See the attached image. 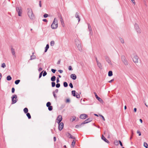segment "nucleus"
Masks as SVG:
<instances>
[{
  "label": "nucleus",
  "instance_id": "603ef678",
  "mask_svg": "<svg viewBox=\"0 0 148 148\" xmlns=\"http://www.w3.org/2000/svg\"><path fill=\"white\" fill-rule=\"evenodd\" d=\"M43 71L41 72L40 73L39 75V78H40L42 77V74Z\"/></svg>",
  "mask_w": 148,
  "mask_h": 148
},
{
  "label": "nucleus",
  "instance_id": "b1692460",
  "mask_svg": "<svg viewBox=\"0 0 148 148\" xmlns=\"http://www.w3.org/2000/svg\"><path fill=\"white\" fill-rule=\"evenodd\" d=\"M11 51H12V55L15 57L16 55H15V52L14 49H13V48H12L11 49Z\"/></svg>",
  "mask_w": 148,
  "mask_h": 148
},
{
  "label": "nucleus",
  "instance_id": "9b49d317",
  "mask_svg": "<svg viewBox=\"0 0 148 148\" xmlns=\"http://www.w3.org/2000/svg\"><path fill=\"white\" fill-rule=\"evenodd\" d=\"M104 57L106 61L108 62V63L110 65H112V63L111 62V61L109 57L107 56H105Z\"/></svg>",
  "mask_w": 148,
  "mask_h": 148
},
{
  "label": "nucleus",
  "instance_id": "dca6fc26",
  "mask_svg": "<svg viewBox=\"0 0 148 148\" xmlns=\"http://www.w3.org/2000/svg\"><path fill=\"white\" fill-rule=\"evenodd\" d=\"M95 97L101 103H103V100L100 97H98L97 95H96Z\"/></svg>",
  "mask_w": 148,
  "mask_h": 148
},
{
  "label": "nucleus",
  "instance_id": "6e6d98bb",
  "mask_svg": "<svg viewBox=\"0 0 148 148\" xmlns=\"http://www.w3.org/2000/svg\"><path fill=\"white\" fill-rule=\"evenodd\" d=\"M99 116H101V117H102V119H103L104 121H105V118H104V116H103V115H101V114H99Z\"/></svg>",
  "mask_w": 148,
  "mask_h": 148
},
{
  "label": "nucleus",
  "instance_id": "6ab92c4d",
  "mask_svg": "<svg viewBox=\"0 0 148 148\" xmlns=\"http://www.w3.org/2000/svg\"><path fill=\"white\" fill-rule=\"evenodd\" d=\"M87 24H88V29L90 31V33H91V32L92 33V29L91 27L90 24L88 23H87Z\"/></svg>",
  "mask_w": 148,
  "mask_h": 148
},
{
  "label": "nucleus",
  "instance_id": "7ed1b4c3",
  "mask_svg": "<svg viewBox=\"0 0 148 148\" xmlns=\"http://www.w3.org/2000/svg\"><path fill=\"white\" fill-rule=\"evenodd\" d=\"M17 96L16 95H13L12 97V104H13L17 102L18 101Z\"/></svg>",
  "mask_w": 148,
  "mask_h": 148
},
{
  "label": "nucleus",
  "instance_id": "de8ad7c7",
  "mask_svg": "<svg viewBox=\"0 0 148 148\" xmlns=\"http://www.w3.org/2000/svg\"><path fill=\"white\" fill-rule=\"evenodd\" d=\"M60 83H57L56 85V87L57 88H59L60 87Z\"/></svg>",
  "mask_w": 148,
  "mask_h": 148
},
{
  "label": "nucleus",
  "instance_id": "7c9ffc66",
  "mask_svg": "<svg viewBox=\"0 0 148 148\" xmlns=\"http://www.w3.org/2000/svg\"><path fill=\"white\" fill-rule=\"evenodd\" d=\"M75 140H73L72 142L71 145L74 147L75 144Z\"/></svg>",
  "mask_w": 148,
  "mask_h": 148
},
{
  "label": "nucleus",
  "instance_id": "473e14b6",
  "mask_svg": "<svg viewBox=\"0 0 148 148\" xmlns=\"http://www.w3.org/2000/svg\"><path fill=\"white\" fill-rule=\"evenodd\" d=\"M63 86L64 87H66L68 86V84L66 82H63Z\"/></svg>",
  "mask_w": 148,
  "mask_h": 148
},
{
  "label": "nucleus",
  "instance_id": "774afa93",
  "mask_svg": "<svg viewBox=\"0 0 148 148\" xmlns=\"http://www.w3.org/2000/svg\"><path fill=\"white\" fill-rule=\"evenodd\" d=\"M60 61H61V60L60 59L58 61V62L57 63V64H60Z\"/></svg>",
  "mask_w": 148,
  "mask_h": 148
},
{
  "label": "nucleus",
  "instance_id": "13d9d810",
  "mask_svg": "<svg viewBox=\"0 0 148 148\" xmlns=\"http://www.w3.org/2000/svg\"><path fill=\"white\" fill-rule=\"evenodd\" d=\"M15 92V88H14L13 87L12 88V93H14Z\"/></svg>",
  "mask_w": 148,
  "mask_h": 148
},
{
  "label": "nucleus",
  "instance_id": "72a5a7b5",
  "mask_svg": "<svg viewBox=\"0 0 148 148\" xmlns=\"http://www.w3.org/2000/svg\"><path fill=\"white\" fill-rule=\"evenodd\" d=\"M53 94L55 99H57V97L56 95L55 94V92L54 91H53Z\"/></svg>",
  "mask_w": 148,
  "mask_h": 148
},
{
  "label": "nucleus",
  "instance_id": "cd10ccee",
  "mask_svg": "<svg viewBox=\"0 0 148 148\" xmlns=\"http://www.w3.org/2000/svg\"><path fill=\"white\" fill-rule=\"evenodd\" d=\"M31 58L30 59V60H32L33 59H35L36 58L35 56L34 55H32L31 56Z\"/></svg>",
  "mask_w": 148,
  "mask_h": 148
},
{
  "label": "nucleus",
  "instance_id": "a18cd8bd",
  "mask_svg": "<svg viewBox=\"0 0 148 148\" xmlns=\"http://www.w3.org/2000/svg\"><path fill=\"white\" fill-rule=\"evenodd\" d=\"M119 40L121 43H124V40H123V39L122 38H120Z\"/></svg>",
  "mask_w": 148,
  "mask_h": 148
},
{
  "label": "nucleus",
  "instance_id": "49530a36",
  "mask_svg": "<svg viewBox=\"0 0 148 148\" xmlns=\"http://www.w3.org/2000/svg\"><path fill=\"white\" fill-rule=\"evenodd\" d=\"M70 102V100L69 98H68V99H66L65 101V102L66 103H69Z\"/></svg>",
  "mask_w": 148,
  "mask_h": 148
},
{
  "label": "nucleus",
  "instance_id": "423d86ee",
  "mask_svg": "<svg viewBox=\"0 0 148 148\" xmlns=\"http://www.w3.org/2000/svg\"><path fill=\"white\" fill-rule=\"evenodd\" d=\"M135 28L137 32L139 34L141 32V30L140 29L137 23H135L134 25Z\"/></svg>",
  "mask_w": 148,
  "mask_h": 148
},
{
  "label": "nucleus",
  "instance_id": "4be33fe9",
  "mask_svg": "<svg viewBox=\"0 0 148 148\" xmlns=\"http://www.w3.org/2000/svg\"><path fill=\"white\" fill-rule=\"evenodd\" d=\"M51 81L52 82H54L56 80V77L55 76H53L51 78Z\"/></svg>",
  "mask_w": 148,
  "mask_h": 148
},
{
  "label": "nucleus",
  "instance_id": "f8f14e48",
  "mask_svg": "<svg viewBox=\"0 0 148 148\" xmlns=\"http://www.w3.org/2000/svg\"><path fill=\"white\" fill-rule=\"evenodd\" d=\"M138 57L136 55L135 56L133 59V61L135 63H137L138 62Z\"/></svg>",
  "mask_w": 148,
  "mask_h": 148
},
{
  "label": "nucleus",
  "instance_id": "6e6552de",
  "mask_svg": "<svg viewBox=\"0 0 148 148\" xmlns=\"http://www.w3.org/2000/svg\"><path fill=\"white\" fill-rule=\"evenodd\" d=\"M88 117V116L87 114H81L79 118L80 119H85Z\"/></svg>",
  "mask_w": 148,
  "mask_h": 148
},
{
  "label": "nucleus",
  "instance_id": "5fc2aeb1",
  "mask_svg": "<svg viewBox=\"0 0 148 148\" xmlns=\"http://www.w3.org/2000/svg\"><path fill=\"white\" fill-rule=\"evenodd\" d=\"M69 86L71 88H73V86L72 83H70L69 84Z\"/></svg>",
  "mask_w": 148,
  "mask_h": 148
},
{
  "label": "nucleus",
  "instance_id": "2f4dec72",
  "mask_svg": "<svg viewBox=\"0 0 148 148\" xmlns=\"http://www.w3.org/2000/svg\"><path fill=\"white\" fill-rule=\"evenodd\" d=\"M92 118H88L86 120V121H87L88 122V123L90 122V121H92Z\"/></svg>",
  "mask_w": 148,
  "mask_h": 148
},
{
  "label": "nucleus",
  "instance_id": "c9c22d12",
  "mask_svg": "<svg viewBox=\"0 0 148 148\" xmlns=\"http://www.w3.org/2000/svg\"><path fill=\"white\" fill-rule=\"evenodd\" d=\"M75 97H76L78 99L80 97V96L78 93L76 92Z\"/></svg>",
  "mask_w": 148,
  "mask_h": 148
},
{
  "label": "nucleus",
  "instance_id": "aec40b11",
  "mask_svg": "<svg viewBox=\"0 0 148 148\" xmlns=\"http://www.w3.org/2000/svg\"><path fill=\"white\" fill-rule=\"evenodd\" d=\"M77 48H78V50L80 51H82V49L81 47V44L77 46Z\"/></svg>",
  "mask_w": 148,
  "mask_h": 148
},
{
  "label": "nucleus",
  "instance_id": "0e129e2a",
  "mask_svg": "<svg viewBox=\"0 0 148 148\" xmlns=\"http://www.w3.org/2000/svg\"><path fill=\"white\" fill-rule=\"evenodd\" d=\"M42 21L45 22H47L48 21L47 20V19H43V20H42Z\"/></svg>",
  "mask_w": 148,
  "mask_h": 148
},
{
  "label": "nucleus",
  "instance_id": "3c124183",
  "mask_svg": "<svg viewBox=\"0 0 148 148\" xmlns=\"http://www.w3.org/2000/svg\"><path fill=\"white\" fill-rule=\"evenodd\" d=\"M51 71L53 73H54L56 72V70L55 69H51Z\"/></svg>",
  "mask_w": 148,
  "mask_h": 148
},
{
  "label": "nucleus",
  "instance_id": "bf43d9fd",
  "mask_svg": "<svg viewBox=\"0 0 148 148\" xmlns=\"http://www.w3.org/2000/svg\"><path fill=\"white\" fill-rule=\"evenodd\" d=\"M68 69L70 71L72 70H73L72 66H69Z\"/></svg>",
  "mask_w": 148,
  "mask_h": 148
},
{
  "label": "nucleus",
  "instance_id": "8fccbe9b",
  "mask_svg": "<svg viewBox=\"0 0 148 148\" xmlns=\"http://www.w3.org/2000/svg\"><path fill=\"white\" fill-rule=\"evenodd\" d=\"M87 123H88V122L87 121H86V120H85V121H84V122H83L81 123V125H84V124Z\"/></svg>",
  "mask_w": 148,
  "mask_h": 148
},
{
  "label": "nucleus",
  "instance_id": "69168bd1",
  "mask_svg": "<svg viewBox=\"0 0 148 148\" xmlns=\"http://www.w3.org/2000/svg\"><path fill=\"white\" fill-rule=\"evenodd\" d=\"M58 71L60 73H62L63 72V71L61 70H59Z\"/></svg>",
  "mask_w": 148,
  "mask_h": 148
},
{
  "label": "nucleus",
  "instance_id": "f704fd0d",
  "mask_svg": "<svg viewBox=\"0 0 148 148\" xmlns=\"http://www.w3.org/2000/svg\"><path fill=\"white\" fill-rule=\"evenodd\" d=\"M20 81V80L19 79L16 80L15 81V84L16 85H17L19 83Z\"/></svg>",
  "mask_w": 148,
  "mask_h": 148
},
{
  "label": "nucleus",
  "instance_id": "20e7f679",
  "mask_svg": "<svg viewBox=\"0 0 148 148\" xmlns=\"http://www.w3.org/2000/svg\"><path fill=\"white\" fill-rule=\"evenodd\" d=\"M121 60L125 65L126 66L128 65V62L124 56L123 55L121 56Z\"/></svg>",
  "mask_w": 148,
  "mask_h": 148
},
{
  "label": "nucleus",
  "instance_id": "0eeeda50",
  "mask_svg": "<svg viewBox=\"0 0 148 148\" xmlns=\"http://www.w3.org/2000/svg\"><path fill=\"white\" fill-rule=\"evenodd\" d=\"M58 129L59 131H61L63 128L64 123L63 122L58 123Z\"/></svg>",
  "mask_w": 148,
  "mask_h": 148
},
{
  "label": "nucleus",
  "instance_id": "4468645a",
  "mask_svg": "<svg viewBox=\"0 0 148 148\" xmlns=\"http://www.w3.org/2000/svg\"><path fill=\"white\" fill-rule=\"evenodd\" d=\"M101 138L102 140H103L106 143H109V141L106 139V138L104 137V136L103 135H102Z\"/></svg>",
  "mask_w": 148,
  "mask_h": 148
},
{
  "label": "nucleus",
  "instance_id": "4d7b16f0",
  "mask_svg": "<svg viewBox=\"0 0 148 148\" xmlns=\"http://www.w3.org/2000/svg\"><path fill=\"white\" fill-rule=\"evenodd\" d=\"M48 16V15L47 14H45L43 15V17L45 18H46Z\"/></svg>",
  "mask_w": 148,
  "mask_h": 148
},
{
  "label": "nucleus",
  "instance_id": "37998d69",
  "mask_svg": "<svg viewBox=\"0 0 148 148\" xmlns=\"http://www.w3.org/2000/svg\"><path fill=\"white\" fill-rule=\"evenodd\" d=\"M51 86L52 87H53L55 86L56 85V83L54 82H52L51 83Z\"/></svg>",
  "mask_w": 148,
  "mask_h": 148
},
{
  "label": "nucleus",
  "instance_id": "ddd939ff",
  "mask_svg": "<svg viewBox=\"0 0 148 148\" xmlns=\"http://www.w3.org/2000/svg\"><path fill=\"white\" fill-rule=\"evenodd\" d=\"M60 21L61 22V24L62 25V26L63 27H64V22L62 18V16L61 15H60Z\"/></svg>",
  "mask_w": 148,
  "mask_h": 148
},
{
  "label": "nucleus",
  "instance_id": "5701e85b",
  "mask_svg": "<svg viewBox=\"0 0 148 148\" xmlns=\"http://www.w3.org/2000/svg\"><path fill=\"white\" fill-rule=\"evenodd\" d=\"M49 45L48 44H47L46 45V46L45 48V50L44 51L45 52H46L47 51L48 49H49Z\"/></svg>",
  "mask_w": 148,
  "mask_h": 148
},
{
  "label": "nucleus",
  "instance_id": "a878e982",
  "mask_svg": "<svg viewBox=\"0 0 148 148\" xmlns=\"http://www.w3.org/2000/svg\"><path fill=\"white\" fill-rule=\"evenodd\" d=\"M12 79V77L10 75H8L6 79L8 81H10Z\"/></svg>",
  "mask_w": 148,
  "mask_h": 148
},
{
  "label": "nucleus",
  "instance_id": "e2e57ef3",
  "mask_svg": "<svg viewBox=\"0 0 148 148\" xmlns=\"http://www.w3.org/2000/svg\"><path fill=\"white\" fill-rule=\"evenodd\" d=\"M41 2V1H39V5L40 7H42Z\"/></svg>",
  "mask_w": 148,
  "mask_h": 148
},
{
  "label": "nucleus",
  "instance_id": "a19ab883",
  "mask_svg": "<svg viewBox=\"0 0 148 148\" xmlns=\"http://www.w3.org/2000/svg\"><path fill=\"white\" fill-rule=\"evenodd\" d=\"M55 42L53 40L51 41L50 42V45L51 46H53L54 45Z\"/></svg>",
  "mask_w": 148,
  "mask_h": 148
},
{
  "label": "nucleus",
  "instance_id": "58836bf2",
  "mask_svg": "<svg viewBox=\"0 0 148 148\" xmlns=\"http://www.w3.org/2000/svg\"><path fill=\"white\" fill-rule=\"evenodd\" d=\"M119 141H118L117 140H116L114 141V144L116 145H119Z\"/></svg>",
  "mask_w": 148,
  "mask_h": 148
},
{
  "label": "nucleus",
  "instance_id": "9d476101",
  "mask_svg": "<svg viewBox=\"0 0 148 148\" xmlns=\"http://www.w3.org/2000/svg\"><path fill=\"white\" fill-rule=\"evenodd\" d=\"M62 116L60 115H58L56 119V120L58 121L57 123H60L62 121Z\"/></svg>",
  "mask_w": 148,
  "mask_h": 148
},
{
  "label": "nucleus",
  "instance_id": "bb28decb",
  "mask_svg": "<svg viewBox=\"0 0 148 148\" xmlns=\"http://www.w3.org/2000/svg\"><path fill=\"white\" fill-rule=\"evenodd\" d=\"M23 111H24V112L25 114H26V113H28V108H25L23 109Z\"/></svg>",
  "mask_w": 148,
  "mask_h": 148
},
{
  "label": "nucleus",
  "instance_id": "393cba45",
  "mask_svg": "<svg viewBox=\"0 0 148 148\" xmlns=\"http://www.w3.org/2000/svg\"><path fill=\"white\" fill-rule=\"evenodd\" d=\"M113 75L112 72L111 71H110L108 73V76L109 77H111Z\"/></svg>",
  "mask_w": 148,
  "mask_h": 148
},
{
  "label": "nucleus",
  "instance_id": "c03bdc74",
  "mask_svg": "<svg viewBox=\"0 0 148 148\" xmlns=\"http://www.w3.org/2000/svg\"><path fill=\"white\" fill-rule=\"evenodd\" d=\"M51 103L50 102H48L46 104V106L48 107L51 105Z\"/></svg>",
  "mask_w": 148,
  "mask_h": 148
},
{
  "label": "nucleus",
  "instance_id": "2eb2a0df",
  "mask_svg": "<svg viewBox=\"0 0 148 148\" xmlns=\"http://www.w3.org/2000/svg\"><path fill=\"white\" fill-rule=\"evenodd\" d=\"M71 78L73 80H75L77 78V76L75 74H72L71 76Z\"/></svg>",
  "mask_w": 148,
  "mask_h": 148
},
{
  "label": "nucleus",
  "instance_id": "4c0bfd02",
  "mask_svg": "<svg viewBox=\"0 0 148 148\" xmlns=\"http://www.w3.org/2000/svg\"><path fill=\"white\" fill-rule=\"evenodd\" d=\"M82 125H81V123L80 124L77 125L75 126V128H78L79 127H81Z\"/></svg>",
  "mask_w": 148,
  "mask_h": 148
},
{
  "label": "nucleus",
  "instance_id": "f3484780",
  "mask_svg": "<svg viewBox=\"0 0 148 148\" xmlns=\"http://www.w3.org/2000/svg\"><path fill=\"white\" fill-rule=\"evenodd\" d=\"M75 43L76 45L77 46L79 45H80L81 44L80 42L78 39H75Z\"/></svg>",
  "mask_w": 148,
  "mask_h": 148
},
{
  "label": "nucleus",
  "instance_id": "f03ea898",
  "mask_svg": "<svg viewBox=\"0 0 148 148\" xmlns=\"http://www.w3.org/2000/svg\"><path fill=\"white\" fill-rule=\"evenodd\" d=\"M58 27V21L57 19L55 18L52 23L51 25V28L53 29H55L57 28Z\"/></svg>",
  "mask_w": 148,
  "mask_h": 148
},
{
  "label": "nucleus",
  "instance_id": "338daca9",
  "mask_svg": "<svg viewBox=\"0 0 148 148\" xmlns=\"http://www.w3.org/2000/svg\"><path fill=\"white\" fill-rule=\"evenodd\" d=\"M42 70V69L41 68V67H40L38 69V70L39 71H41Z\"/></svg>",
  "mask_w": 148,
  "mask_h": 148
},
{
  "label": "nucleus",
  "instance_id": "1a4fd4ad",
  "mask_svg": "<svg viewBox=\"0 0 148 148\" xmlns=\"http://www.w3.org/2000/svg\"><path fill=\"white\" fill-rule=\"evenodd\" d=\"M66 135L67 137H69V138L72 139L73 140H75V137L72 136L71 134L69 132H67L66 134Z\"/></svg>",
  "mask_w": 148,
  "mask_h": 148
},
{
  "label": "nucleus",
  "instance_id": "79ce46f5",
  "mask_svg": "<svg viewBox=\"0 0 148 148\" xmlns=\"http://www.w3.org/2000/svg\"><path fill=\"white\" fill-rule=\"evenodd\" d=\"M42 71L43 72L42 75L43 77H44L47 75V73L46 71Z\"/></svg>",
  "mask_w": 148,
  "mask_h": 148
},
{
  "label": "nucleus",
  "instance_id": "09e8293b",
  "mask_svg": "<svg viewBox=\"0 0 148 148\" xmlns=\"http://www.w3.org/2000/svg\"><path fill=\"white\" fill-rule=\"evenodd\" d=\"M6 66L5 64V63H3L2 64L1 67L2 68H4Z\"/></svg>",
  "mask_w": 148,
  "mask_h": 148
},
{
  "label": "nucleus",
  "instance_id": "c756f323",
  "mask_svg": "<svg viewBox=\"0 0 148 148\" xmlns=\"http://www.w3.org/2000/svg\"><path fill=\"white\" fill-rule=\"evenodd\" d=\"M26 115L27 117L29 119H31V117L30 115V114L29 113H26Z\"/></svg>",
  "mask_w": 148,
  "mask_h": 148
},
{
  "label": "nucleus",
  "instance_id": "c85d7f7f",
  "mask_svg": "<svg viewBox=\"0 0 148 148\" xmlns=\"http://www.w3.org/2000/svg\"><path fill=\"white\" fill-rule=\"evenodd\" d=\"M72 95L74 97H75L76 95V91L75 90H73L71 91Z\"/></svg>",
  "mask_w": 148,
  "mask_h": 148
},
{
  "label": "nucleus",
  "instance_id": "f257e3e1",
  "mask_svg": "<svg viewBox=\"0 0 148 148\" xmlns=\"http://www.w3.org/2000/svg\"><path fill=\"white\" fill-rule=\"evenodd\" d=\"M27 10L28 11L27 14L30 18L31 20L34 19L35 18V16L33 12L32 9L30 8H28Z\"/></svg>",
  "mask_w": 148,
  "mask_h": 148
},
{
  "label": "nucleus",
  "instance_id": "864d4df0",
  "mask_svg": "<svg viewBox=\"0 0 148 148\" xmlns=\"http://www.w3.org/2000/svg\"><path fill=\"white\" fill-rule=\"evenodd\" d=\"M137 133L138 134L139 136H140L141 135V132L139 130L137 131Z\"/></svg>",
  "mask_w": 148,
  "mask_h": 148
},
{
  "label": "nucleus",
  "instance_id": "ea45409f",
  "mask_svg": "<svg viewBox=\"0 0 148 148\" xmlns=\"http://www.w3.org/2000/svg\"><path fill=\"white\" fill-rule=\"evenodd\" d=\"M144 146L146 148H148V145L146 143L144 142Z\"/></svg>",
  "mask_w": 148,
  "mask_h": 148
},
{
  "label": "nucleus",
  "instance_id": "680f3d73",
  "mask_svg": "<svg viewBox=\"0 0 148 148\" xmlns=\"http://www.w3.org/2000/svg\"><path fill=\"white\" fill-rule=\"evenodd\" d=\"M60 82L59 77H57L56 79V82L58 83Z\"/></svg>",
  "mask_w": 148,
  "mask_h": 148
},
{
  "label": "nucleus",
  "instance_id": "a211bd4d",
  "mask_svg": "<svg viewBox=\"0 0 148 148\" xmlns=\"http://www.w3.org/2000/svg\"><path fill=\"white\" fill-rule=\"evenodd\" d=\"M97 66L100 69H102V66L101 65V64L99 62H97Z\"/></svg>",
  "mask_w": 148,
  "mask_h": 148
},
{
  "label": "nucleus",
  "instance_id": "412c9836",
  "mask_svg": "<svg viewBox=\"0 0 148 148\" xmlns=\"http://www.w3.org/2000/svg\"><path fill=\"white\" fill-rule=\"evenodd\" d=\"M75 17L77 18H78V22H79L80 20V19L79 16V14L78 12H76L75 14Z\"/></svg>",
  "mask_w": 148,
  "mask_h": 148
},
{
  "label": "nucleus",
  "instance_id": "e433bc0d",
  "mask_svg": "<svg viewBox=\"0 0 148 148\" xmlns=\"http://www.w3.org/2000/svg\"><path fill=\"white\" fill-rule=\"evenodd\" d=\"M48 110L49 111H51L52 110H53V106L51 105L50 106L48 107Z\"/></svg>",
  "mask_w": 148,
  "mask_h": 148
},
{
  "label": "nucleus",
  "instance_id": "052dcab7",
  "mask_svg": "<svg viewBox=\"0 0 148 148\" xmlns=\"http://www.w3.org/2000/svg\"><path fill=\"white\" fill-rule=\"evenodd\" d=\"M119 143L120 145L121 146L123 147V144H122L121 142V141L120 140H119Z\"/></svg>",
  "mask_w": 148,
  "mask_h": 148
},
{
  "label": "nucleus",
  "instance_id": "39448f33",
  "mask_svg": "<svg viewBox=\"0 0 148 148\" xmlns=\"http://www.w3.org/2000/svg\"><path fill=\"white\" fill-rule=\"evenodd\" d=\"M16 10L18 13V15L19 16H21L22 8L21 7H16Z\"/></svg>",
  "mask_w": 148,
  "mask_h": 148
}]
</instances>
